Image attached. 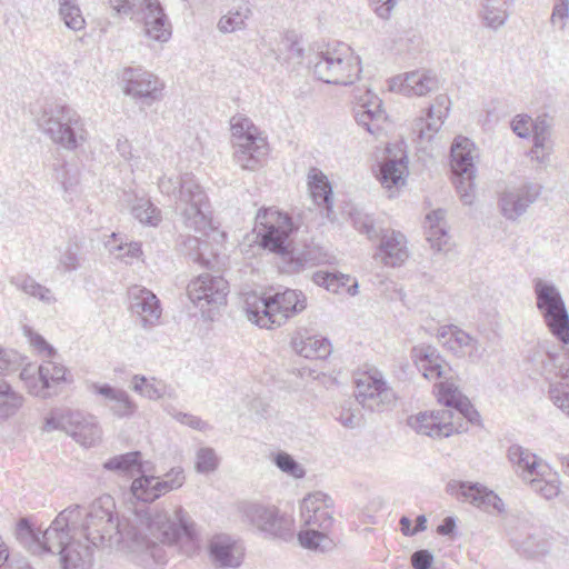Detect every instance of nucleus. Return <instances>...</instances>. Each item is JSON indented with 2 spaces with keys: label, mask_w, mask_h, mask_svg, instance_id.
Listing matches in <instances>:
<instances>
[{
  "label": "nucleus",
  "mask_w": 569,
  "mask_h": 569,
  "mask_svg": "<svg viewBox=\"0 0 569 569\" xmlns=\"http://www.w3.org/2000/svg\"><path fill=\"white\" fill-rule=\"evenodd\" d=\"M375 257L388 267L395 268L403 264L409 258L405 234L396 230L383 233Z\"/></svg>",
  "instance_id": "28"
},
{
  "label": "nucleus",
  "mask_w": 569,
  "mask_h": 569,
  "mask_svg": "<svg viewBox=\"0 0 569 569\" xmlns=\"http://www.w3.org/2000/svg\"><path fill=\"white\" fill-rule=\"evenodd\" d=\"M537 307L551 333L562 343H569V316L559 290L542 279L535 280Z\"/></svg>",
  "instance_id": "8"
},
{
  "label": "nucleus",
  "mask_w": 569,
  "mask_h": 569,
  "mask_svg": "<svg viewBox=\"0 0 569 569\" xmlns=\"http://www.w3.org/2000/svg\"><path fill=\"white\" fill-rule=\"evenodd\" d=\"M11 283L14 284L19 290H21L26 295L37 298L46 305H52L57 301L51 289L37 282L30 276L13 278L11 280Z\"/></svg>",
  "instance_id": "47"
},
{
  "label": "nucleus",
  "mask_w": 569,
  "mask_h": 569,
  "mask_svg": "<svg viewBox=\"0 0 569 569\" xmlns=\"http://www.w3.org/2000/svg\"><path fill=\"white\" fill-rule=\"evenodd\" d=\"M569 17V0H558V2L555 4L552 14H551V22L553 24L559 23V28L562 30L566 26V21Z\"/></svg>",
  "instance_id": "63"
},
{
  "label": "nucleus",
  "mask_w": 569,
  "mask_h": 569,
  "mask_svg": "<svg viewBox=\"0 0 569 569\" xmlns=\"http://www.w3.org/2000/svg\"><path fill=\"white\" fill-rule=\"evenodd\" d=\"M508 458L525 481L533 476H542L539 470L538 457L528 449L519 445H512L508 449Z\"/></svg>",
  "instance_id": "34"
},
{
  "label": "nucleus",
  "mask_w": 569,
  "mask_h": 569,
  "mask_svg": "<svg viewBox=\"0 0 569 569\" xmlns=\"http://www.w3.org/2000/svg\"><path fill=\"white\" fill-rule=\"evenodd\" d=\"M399 0H368L371 10L382 20H389Z\"/></svg>",
  "instance_id": "60"
},
{
  "label": "nucleus",
  "mask_w": 569,
  "mask_h": 569,
  "mask_svg": "<svg viewBox=\"0 0 569 569\" xmlns=\"http://www.w3.org/2000/svg\"><path fill=\"white\" fill-rule=\"evenodd\" d=\"M218 457L212 448H201L197 451L196 469L198 472L208 473L218 467Z\"/></svg>",
  "instance_id": "56"
},
{
  "label": "nucleus",
  "mask_w": 569,
  "mask_h": 569,
  "mask_svg": "<svg viewBox=\"0 0 569 569\" xmlns=\"http://www.w3.org/2000/svg\"><path fill=\"white\" fill-rule=\"evenodd\" d=\"M103 468L109 471H114L119 475H130L133 471L142 473L143 467L141 463V452L130 451L111 457L106 462H103Z\"/></svg>",
  "instance_id": "45"
},
{
  "label": "nucleus",
  "mask_w": 569,
  "mask_h": 569,
  "mask_svg": "<svg viewBox=\"0 0 569 569\" xmlns=\"http://www.w3.org/2000/svg\"><path fill=\"white\" fill-rule=\"evenodd\" d=\"M407 156L400 158L388 157L379 166L378 179L385 188L397 187L405 183V176L408 172Z\"/></svg>",
  "instance_id": "35"
},
{
  "label": "nucleus",
  "mask_w": 569,
  "mask_h": 569,
  "mask_svg": "<svg viewBox=\"0 0 569 569\" xmlns=\"http://www.w3.org/2000/svg\"><path fill=\"white\" fill-rule=\"evenodd\" d=\"M411 358L426 379L451 382L452 368L437 348L430 345L416 346L411 350Z\"/></svg>",
  "instance_id": "20"
},
{
  "label": "nucleus",
  "mask_w": 569,
  "mask_h": 569,
  "mask_svg": "<svg viewBox=\"0 0 569 569\" xmlns=\"http://www.w3.org/2000/svg\"><path fill=\"white\" fill-rule=\"evenodd\" d=\"M528 482L533 491L548 500L557 497L559 493V487L555 482L546 481L540 476H533Z\"/></svg>",
  "instance_id": "58"
},
{
  "label": "nucleus",
  "mask_w": 569,
  "mask_h": 569,
  "mask_svg": "<svg viewBox=\"0 0 569 569\" xmlns=\"http://www.w3.org/2000/svg\"><path fill=\"white\" fill-rule=\"evenodd\" d=\"M450 110V100L446 94L436 97L435 102L428 108L426 118H418L413 124V131L421 140L430 141L441 129Z\"/></svg>",
  "instance_id": "26"
},
{
  "label": "nucleus",
  "mask_w": 569,
  "mask_h": 569,
  "mask_svg": "<svg viewBox=\"0 0 569 569\" xmlns=\"http://www.w3.org/2000/svg\"><path fill=\"white\" fill-rule=\"evenodd\" d=\"M397 402V392L378 368L371 365L358 368V405L372 412H385L392 410Z\"/></svg>",
  "instance_id": "7"
},
{
  "label": "nucleus",
  "mask_w": 569,
  "mask_h": 569,
  "mask_svg": "<svg viewBox=\"0 0 569 569\" xmlns=\"http://www.w3.org/2000/svg\"><path fill=\"white\" fill-rule=\"evenodd\" d=\"M350 276L319 270L312 274V281L332 293L346 291L350 296L356 295V282L348 284Z\"/></svg>",
  "instance_id": "41"
},
{
  "label": "nucleus",
  "mask_w": 569,
  "mask_h": 569,
  "mask_svg": "<svg viewBox=\"0 0 569 569\" xmlns=\"http://www.w3.org/2000/svg\"><path fill=\"white\" fill-rule=\"evenodd\" d=\"M331 256L318 243L306 242L302 246L292 247L284 261L291 272H300L330 261Z\"/></svg>",
  "instance_id": "27"
},
{
  "label": "nucleus",
  "mask_w": 569,
  "mask_h": 569,
  "mask_svg": "<svg viewBox=\"0 0 569 569\" xmlns=\"http://www.w3.org/2000/svg\"><path fill=\"white\" fill-rule=\"evenodd\" d=\"M350 47L342 42L333 41L321 48L312 63L315 76L332 84L349 86L352 80V56Z\"/></svg>",
  "instance_id": "6"
},
{
  "label": "nucleus",
  "mask_w": 569,
  "mask_h": 569,
  "mask_svg": "<svg viewBox=\"0 0 569 569\" xmlns=\"http://www.w3.org/2000/svg\"><path fill=\"white\" fill-rule=\"evenodd\" d=\"M208 242L202 241L198 237L187 236L180 242V251L189 257L193 262H197L203 267H208L210 260L206 258L204 250L208 248Z\"/></svg>",
  "instance_id": "50"
},
{
  "label": "nucleus",
  "mask_w": 569,
  "mask_h": 569,
  "mask_svg": "<svg viewBox=\"0 0 569 569\" xmlns=\"http://www.w3.org/2000/svg\"><path fill=\"white\" fill-rule=\"evenodd\" d=\"M280 58H282V64H286L287 69L291 71L302 64L305 48L301 37L295 31H288L284 34L281 41Z\"/></svg>",
  "instance_id": "38"
},
{
  "label": "nucleus",
  "mask_w": 569,
  "mask_h": 569,
  "mask_svg": "<svg viewBox=\"0 0 569 569\" xmlns=\"http://www.w3.org/2000/svg\"><path fill=\"white\" fill-rule=\"evenodd\" d=\"M92 389L96 393L104 397V399L108 401V408L116 417L126 418L134 413L137 406L131 400L127 391L114 388L108 383H93Z\"/></svg>",
  "instance_id": "33"
},
{
  "label": "nucleus",
  "mask_w": 569,
  "mask_h": 569,
  "mask_svg": "<svg viewBox=\"0 0 569 569\" xmlns=\"http://www.w3.org/2000/svg\"><path fill=\"white\" fill-rule=\"evenodd\" d=\"M295 351L307 359H326L332 351L330 341L321 336H308L292 340Z\"/></svg>",
  "instance_id": "36"
},
{
  "label": "nucleus",
  "mask_w": 569,
  "mask_h": 569,
  "mask_svg": "<svg viewBox=\"0 0 569 569\" xmlns=\"http://www.w3.org/2000/svg\"><path fill=\"white\" fill-rule=\"evenodd\" d=\"M438 399L447 409H451L455 415L459 413L472 425L480 423V415L465 397L453 382H441L438 385Z\"/></svg>",
  "instance_id": "31"
},
{
  "label": "nucleus",
  "mask_w": 569,
  "mask_h": 569,
  "mask_svg": "<svg viewBox=\"0 0 569 569\" xmlns=\"http://www.w3.org/2000/svg\"><path fill=\"white\" fill-rule=\"evenodd\" d=\"M301 520L307 527L329 531L333 527V500L325 492L316 491L300 503Z\"/></svg>",
  "instance_id": "16"
},
{
  "label": "nucleus",
  "mask_w": 569,
  "mask_h": 569,
  "mask_svg": "<svg viewBox=\"0 0 569 569\" xmlns=\"http://www.w3.org/2000/svg\"><path fill=\"white\" fill-rule=\"evenodd\" d=\"M229 283L221 276L202 273L192 279L187 287L190 301L204 312L206 309L219 307L227 302Z\"/></svg>",
  "instance_id": "12"
},
{
  "label": "nucleus",
  "mask_w": 569,
  "mask_h": 569,
  "mask_svg": "<svg viewBox=\"0 0 569 569\" xmlns=\"http://www.w3.org/2000/svg\"><path fill=\"white\" fill-rule=\"evenodd\" d=\"M274 465L284 473L297 479L303 478L305 469L287 452L280 451L273 458Z\"/></svg>",
  "instance_id": "55"
},
{
  "label": "nucleus",
  "mask_w": 569,
  "mask_h": 569,
  "mask_svg": "<svg viewBox=\"0 0 569 569\" xmlns=\"http://www.w3.org/2000/svg\"><path fill=\"white\" fill-rule=\"evenodd\" d=\"M548 393L552 403L569 417V383H550Z\"/></svg>",
  "instance_id": "54"
},
{
  "label": "nucleus",
  "mask_w": 569,
  "mask_h": 569,
  "mask_svg": "<svg viewBox=\"0 0 569 569\" xmlns=\"http://www.w3.org/2000/svg\"><path fill=\"white\" fill-rule=\"evenodd\" d=\"M143 22L144 36L153 41L164 43L172 36V24L159 0H149L148 3L129 13Z\"/></svg>",
  "instance_id": "18"
},
{
  "label": "nucleus",
  "mask_w": 569,
  "mask_h": 569,
  "mask_svg": "<svg viewBox=\"0 0 569 569\" xmlns=\"http://www.w3.org/2000/svg\"><path fill=\"white\" fill-rule=\"evenodd\" d=\"M24 398L9 382L0 379V423L13 417L23 406Z\"/></svg>",
  "instance_id": "44"
},
{
  "label": "nucleus",
  "mask_w": 569,
  "mask_h": 569,
  "mask_svg": "<svg viewBox=\"0 0 569 569\" xmlns=\"http://www.w3.org/2000/svg\"><path fill=\"white\" fill-rule=\"evenodd\" d=\"M308 188L317 206H323L328 210L332 207V188L327 176L317 168L308 172Z\"/></svg>",
  "instance_id": "37"
},
{
  "label": "nucleus",
  "mask_w": 569,
  "mask_h": 569,
  "mask_svg": "<svg viewBox=\"0 0 569 569\" xmlns=\"http://www.w3.org/2000/svg\"><path fill=\"white\" fill-rule=\"evenodd\" d=\"M26 358L12 349L0 348V376L18 371L24 363Z\"/></svg>",
  "instance_id": "53"
},
{
  "label": "nucleus",
  "mask_w": 569,
  "mask_h": 569,
  "mask_svg": "<svg viewBox=\"0 0 569 569\" xmlns=\"http://www.w3.org/2000/svg\"><path fill=\"white\" fill-rule=\"evenodd\" d=\"M455 412L451 409L433 410L410 416L408 426L416 432L431 438H445L458 431L453 423Z\"/></svg>",
  "instance_id": "17"
},
{
  "label": "nucleus",
  "mask_w": 569,
  "mask_h": 569,
  "mask_svg": "<svg viewBox=\"0 0 569 569\" xmlns=\"http://www.w3.org/2000/svg\"><path fill=\"white\" fill-rule=\"evenodd\" d=\"M232 137L236 139L233 157L236 162L247 170H256L268 154L267 138L253 122L243 114H236L230 120Z\"/></svg>",
  "instance_id": "5"
},
{
  "label": "nucleus",
  "mask_w": 569,
  "mask_h": 569,
  "mask_svg": "<svg viewBox=\"0 0 569 569\" xmlns=\"http://www.w3.org/2000/svg\"><path fill=\"white\" fill-rule=\"evenodd\" d=\"M383 120L385 111L379 97L368 90L363 97L358 98V127L373 137H379L383 132Z\"/></svg>",
  "instance_id": "29"
},
{
  "label": "nucleus",
  "mask_w": 569,
  "mask_h": 569,
  "mask_svg": "<svg viewBox=\"0 0 569 569\" xmlns=\"http://www.w3.org/2000/svg\"><path fill=\"white\" fill-rule=\"evenodd\" d=\"M531 133L533 141H538L541 146L542 142H552L551 124L545 116L537 117L536 120H532Z\"/></svg>",
  "instance_id": "59"
},
{
  "label": "nucleus",
  "mask_w": 569,
  "mask_h": 569,
  "mask_svg": "<svg viewBox=\"0 0 569 569\" xmlns=\"http://www.w3.org/2000/svg\"><path fill=\"white\" fill-rule=\"evenodd\" d=\"M475 151L473 142L467 137L459 136L451 144L453 183L465 204H471L475 199Z\"/></svg>",
  "instance_id": "10"
},
{
  "label": "nucleus",
  "mask_w": 569,
  "mask_h": 569,
  "mask_svg": "<svg viewBox=\"0 0 569 569\" xmlns=\"http://www.w3.org/2000/svg\"><path fill=\"white\" fill-rule=\"evenodd\" d=\"M445 217L446 211L442 209L433 210L426 217L428 224L427 240L429 241L431 248L437 251L443 250L449 239L446 230Z\"/></svg>",
  "instance_id": "42"
},
{
  "label": "nucleus",
  "mask_w": 569,
  "mask_h": 569,
  "mask_svg": "<svg viewBox=\"0 0 569 569\" xmlns=\"http://www.w3.org/2000/svg\"><path fill=\"white\" fill-rule=\"evenodd\" d=\"M242 542L228 535L217 533L208 541L209 560L214 569H237L244 559Z\"/></svg>",
  "instance_id": "15"
},
{
  "label": "nucleus",
  "mask_w": 569,
  "mask_h": 569,
  "mask_svg": "<svg viewBox=\"0 0 569 569\" xmlns=\"http://www.w3.org/2000/svg\"><path fill=\"white\" fill-rule=\"evenodd\" d=\"M132 388L151 400L159 399L162 396L161 390L153 382H149L144 376L136 375L132 379Z\"/></svg>",
  "instance_id": "57"
},
{
  "label": "nucleus",
  "mask_w": 569,
  "mask_h": 569,
  "mask_svg": "<svg viewBox=\"0 0 569 569\" xmlns=\"http://www.w3.org/2000/svg\"><path fill=\"white\" fill-rule=\"evenodd\" d=\"M433 562V555L426 549L415 551L411 555V565L415 569H429Z\"/></svg>",
  "instance_id": "64"
},
{
  "label": "nucleus",
  "mask_w": 569,
  "mask_h": 569,
  "mask_svg": "<svg viewBox=\"0 0 569 569\" xmlns=\"http://www.w3.org/2000/svg\"><path fill=\"white\" fill-rule=\"evenodd\" d=\"M130 310L141 318L143 327L153 326L161 316L157 296L141 286H131L128 290Z\"/></svg>",
  "instance_id": "25"
},
{
  "label": "nucleus",
  "mask_w": 569,
  "mask_h": 569,
  "mask_svg": "<svg viewBox=\"0 0 569 569\" xmlns=\"http://www.w3.org/2000/svg\"><path fill=\"white\" fill-rule=\"evenodd\" d=\"M41 375L44 380L48 381L49 390H57V386L62 381H66V368L54 361H44L40 365Z\"/></svg>",
  "instance_id": "52"
},
{
  "label": "nucleus",
  "mask_w": 569,
  "mask_h": 569,
  "mask_svg": "<svg viewBox=\"0 0 569 569\" xmlns=\"http://www.w3.org/2000/svg\"><path fill=\"white\" fill-rule=\"evenodd\" d=\"M120 201L142 224L157 227L162 220L160 209L146 194H140L132 189L123 190Z\"/></svg>",
  "instance_id": "30"
},
{
  "label": "nucleus",
  "mask_w": 569,
  "mask_h": 569,
  "mask_svg": "<svg viewBox=\"0 0 569 569\" xmlns=\"http://www.w3.org/2000/svg\"><path fill=\"white\" fill-rule=\"evenodd\" d=\"M540 369L542 375L553 373L569 381V348L560 347L558 351L546 350Z\"/></svg>",
  "instance_id": "40"
},
{
  "label": "nucleus",
  "mask_w": 569,
  "mask_h": 569,
  "mask_svg": "<svg viewBox=\"0 0 569 569\" xmlns=\"http://www.w3.org/2000/svg\"><path fill=\"white\" fill-rule=\"evenodd\" d=\"M166 477L168 479L163 480L142 472L139 478L131 482L130 491L137 500L150 503L167 492L180 488L184 482L181 469H172Z\"/></svg>",
  "instance_id": "13"
},
{
  "label": "nucleus",
  "mask_w": 569,
  "mask_h": 569,
  "mask_svg": "<svg viewBox=\"0 0 569 569\" xmlns=\"http://www.w3.org/2000/svg\"><path fill=\"white\" fill-rule=\"evenodd\" d=\"M256 221L261 247L282 256L284 260L290 251L289 236L293 231L291 219L288 214L269 208L259 210Z\"/></svg>",
  "instance_id": "11"
},
{
  "label": "nucleus",
  "mask_w": 569,
  "mask_h": 569,
  "mask_svg": "<svg viewBox=\"0 0 569 569\" xmlns=\"http://www.w3.org/2000/svg\"><path fill=\"white\" fill-rule=\"evenodd\" d=\"M59 1V16L64 22L66 27L80 31L86 27V20L76 0H58Z\"/></svg>",
  "instance_id": "49"
},
{
  "label": "nucleus",
  "mask_w": 569,
  "mask_h": 569,
  "mask_svg": "<svg viewBox=\"0 0 569 569\" xmlns=\"http://www.w3.org/2000/svg\"><path fill=\"white\" fill-rule=\"evenodd\" d=\"M113 9L120 13L128 16L129 13L137 12V9L141 8L149 0H109Z\"/></svg>",
  "instance_id": "62"
},
{
  "label": "nucleus",
  "mask_w": 569,
  "mask_h": 569,
  "mask_svg": "<svg viewBox=\"0 0 569 569\" xmlns=\"http://www.w3.org/2000/svg\"><path fill=\"white\" fill-rule=\"evenodd\" d=\"M251 9L248 3H241L230 9L218 22V29L223 33L241 30L250 17Z\"/></svg>",
  "instance_id": "48"
},
{
  "label": "nucleus",
  "mask_w": 569,
  "mask_h": 569,
  "mask_svg": "<svg viewBox=\"0 0 569 569\" xmlns=\"http://www.w3.org/2000/svg\"><path fill=\"white\" fill-rule=\"evenodd\" d=\"M388 88L391 92L403 96H426L439 88V80L430 71H412L398 74L389 79Z\"/></svg>",
  "instance_id": "21"
},
{
  "label": "nucleus",
  "mask_w": 569,
  "mask_h": 569,
  "mask_svg": "<svg viewBox=\"0 0 569 569\" xmlns=\"http://www.w3.org/2000/svg\"><path fill=\"white\" fill-rule=\"evenodd\" d=\"M114 500L104 495L83 516L79 505L63 509L44 531L21 518L16 537L32 555L58 556L61 569H90L92 547L123 548L161 558L159 543L183 542L187 555L198 549L194 522L181 507L173 517L159 508L136 510L129 518H114Z\"/></svg>",
  "instance_id": "1"
},
{
  "label": "nucleus",
  "mask_w": 569,
  "mask_h": 569,
  "mask_svg": "<svg viewBox=\"0 0 569 569\" xmlns=\"http://www.w3.org/2000/svg\"><path fill=\"white\" fill-rule=\"evenodd\" d=\"M532 119L527 114H518L511 121L512 131L520 138H528L531 133Z\"/></svg>",
  "instance_id": "61"
},
{
  "label": "nucleus",
  "mask_w": 569,
  "mask_h": 569,
  "mask_svg": "<svg viewBox=\"0 0 569 569\" xmlns=\"http://www.w3.org/2000/svg\"><path fill=\"white\" fill-rule=\"evenodd\" d=\"M327 533L328 531L309 527L298 533V540L303 548L325 553L335 548L333 540Z\"/></svg>",
  "instance_id": "46"
},
{
  "label": "nucleus",
  "mask_w": 569,
  "mask_h": 569,
  "mask_svg": "<svg viewBox=\"0 0 569 569\" xmlns=\"http://www.w3.org/2000/svg\"><path fill=\"white\" fill-rule=\"evenodd\" d=\"M39 130L53 143L73 151L88 140V130L79 112L61 101H47L36 114Z\"/></svg>",
  "instance_id": "2"
},
{
  "label": "nucleus",
  "mask_w": 569,
  "mask_h": 569,
  "mask_svg": "<svg viewBox=\"0 0 569 569\" xmlns=\"http://www.w3.org/2000/svg\"><path fill=\"white\" fill-rule=\"evenodd\" d=\"M540 192L541 187L537 183H526L505 191L499 201L501 213L508 220H517L537 200Z\"/></svg>",
  "instance_id": "22"
},
{
  "label": "nucleus",
  "mask_w": 569,
  "mask_h": 569,
  "mask_svg": "<svg viewBox=\"0 0 569 569\" xmlns=\"http://www.w3.org/2000/svg\"><path fill=\"white\" fill-rule=\"evenodd\" d=\"M66 433L83 447H92L101 438V429L93 416L69 410L66 412Z\"/></svg>",
  "instance_id": "23"
},
{
  "label": "nucleus",
  "mask_w": 569,
  "mask_h": 569,
  "mask_svg": "<svg viewBox=\"0 0 569 569\" xmlns=\"http://www.w3.org/2000/svg\"><path fill=\"white\" fill-rule=\"evenodd\" d=\"M20 369L19 377L30 395L46 399L58 393L57 390L48 389V381L42 378L40 366L34 368L29 363H23Z\"/></svg>",
  "instance_id": "39"
},
{
  "label": "nucleus",
  "mask_w": 569,
  "mask_h": 569,
  "mask_svg": "<svg viewBox=\"0 0 569 569\" xmlns=\"http://www.w3.org/2000/svg\"><path fill=\"white\" fill-rule=\"evenodd\" d=\"M512 0H482L480 17L486 27L497 30L508 19V7Z\"/></svg>",
  "instance_id": "43"
},
{
  "label": "nucleus",
  "mask_w": 569,
  "mask_h": 569,
  "mask_svg": "<svg viewBox=\"0 0 569 569\" xmlns=\"http://www.w3.org/2000/svg\"><path fill=\"white\" fill-rule=\"evenodd\" d=\"M358 231L366 234L367 238L371 241H380L383 233H387V231L391 230L385 227L383 219L367 213H358Z\"/></svg>",
  "instance_id": "51"
},
{
  "label": "nucleus",
  "mask_w": 569,
  "mask_h": 569,
  "mask_svg": "<svg viewBox=\"0 0 569 569\" xmlns=\"http://www.w3.org/2000/svg\"><path fill=\"white\" fill-rule=\"evenodd\" d=\"M122 80L123 92L147 106H151L162 97L163 83L151 72L127 68L123 70Z\"/></svg>",
  "instance_id": "14"
},
{
  "label": "nucleus",
  "mask_w": 569,
  "mask_h": 569,
  "mask_svg": "<svg viewBox=\"0 0 569 569\" xmlns=\"http://www.w3.org/2000/svg\"><path fill=\"white\" fill-rule=\"evenodd\" d=\"M438 337L443 339V346L455 356L467 358L471 362L480 361L486 352L478 339L456 326L441 328Z\"/></svg>",
  "instance_id": "19"
},
{
  "label": "nucleus",
  "mask_w": 569,
  "mask_h": 569,
  "mask_svg": "<svg viewBox=\"0 0 569 569\" xmlns=\"http://www.w3.org/2000/svg\"><path fill=\"white\" fill-rule=\"evenodd\" d=\"M457 486L458 495L465 501L470 502L488 513L496 512L500 515L505 512V503L501 498L487 487L468 481L458 482Z\"/></svg>",
  "instance_id": "24"
},
{
  "label": "nucleus",
  "mask_w": 569,
  "mask_h": 569,
  "mask_svg": "<svg viewBox=\"0 0 569 569\" xmlns=\"http://www.w3.org/2000/svg\"><path fill=\"white\" fill-rule=\"evenodd\" d=\"M158 188L162 194L174 198L176 208L187 228L203 231L209 226L204 210L208 198L192 173L163 174L158 180Z\"/></svg>",
  "instance_id": "3"
},
{
  "label": "nucleus",
  "mask_w": 569,
  "mask_h": 569,
  "mask_svg": "<svg viewBox=\"0 0 569 569\" xmlns=\"http://www.w3.org/2000/svg\"><path fill=\"white\" fill-rule=\"evenodd\" d=\"M243 519L266 538L289 541L293 538L292 520L281 515L274 506L243 502L240 506Z\"/></svg>",
  "instance_id": "9"
},
{
  "label": "nucleus",
  "mask_w": 569,
  "mask_h": 569,
  "mask_svg": "<svg viewBox=\"0 0 569 569\" xmlns=\"http://www.w3.org/2000/svg\"><path fill=\"white\" fill-rule=\"evenodd\" d=\"M511 541L517 552L528 559H540L547 556L551 547L547 535L541 530L516 536Z\"/></svg>",
  "instance_id": "32"
},
{
  "label": "nucleus",
  "mask_w": 569,
  "mask_h": 569,
  "mask_svg": "<svg viewBox=\"0 0 569 569\" xmlns=\"http://www.w3.org/2000/svg\"><path fill=\"white\" fill-rule=\"evenodd\" d=\"M306 306V296L289 288L268 296L249 292L243 300L248 319L266 329L281 326L288 318L305 310Z\"/></svg>",
  "instance_id": "4"
}]
</instances>
